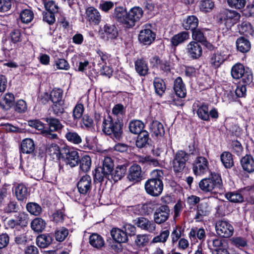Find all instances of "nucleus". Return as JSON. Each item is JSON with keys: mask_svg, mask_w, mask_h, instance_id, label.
Returning <instances> with one entry per match:
<instances>
[{"mask_svg": "<svg viewBox=\"0 0 254 254\" xmlns=\"http://www.w3.org/2000/svg\"><path fill=\"white\" fill-rule=\"evenodd\" d=\"M141 169L139 165L134 164L129 168L128 173V180L132 184L139 182L141 180Z\"/></svg>", "mask_w": 254, "mask_h": 254, "instance_id": "obj_16", "label": "nucleus"}, {"mask_svg": "<svg viewBox=\"0 0 254 254\" xmlns=\"http://www.w3.org/2000/svg\"><path fill=\"white\" fill-rule=\"evenodd\" d=\"M123 124L119 120L114 122L110 115L104 118L103 122V131L107 135H113V137L119 140L122 134V127Z\"/></svg>", "mask_w": 254, "mask_h": 254, "instance_id": "obj_2", "label": "nucleus"}, {"mask_svg": "<svg viewBox=\"0 0 254 254\" xmlns=\"http://www.w3.org/2000/svg\"><path fill=\"white\" fill-rule=\"evenodd\" d=\"M170 235V231L168 230L161 231L160 234L154 237L152 242L156 243H165L167 241Z\"/></svg>", "mask_w": 254, "mask_h": 254, "instance_id": "obj_55", "label": "nucleus"}, {"mask_svg": "<svg viewBox=\"0 0 254 254\" xmlns=\"http://www.w3.org/2000/svg\"><path fill=\"white\" fill-rule=\"evenodd\" d=\"M63 91L60 88H54L51 92L50 100L53 104H61L63 103L62 100Z\"/></svg>", "mask_w": 254, "mask_h": 254, "instance_id": "obj_41", "label": "nucleus"}, {"mask_svg": "<svg viewBox=\"0 0 254 254\" xmlns=\"http://www.w3.org/2000/svg\"><path fill=\"white\" fill-rule=\"evenodd\" d=\"M150 28V25H145L138 35V41L144 45H150L155 39L156 34Z\"/></svg>", "mask_w": 254, "mask_h": 254, "instance_id": "obj_9", "label": "nucleus"}, {"mask_svg": "<svg viewBox=\"0 0 254 254\" xmlns=\"http://www.w3.org/2000/svg\"><path fill=\"white\" fill-rule=\"evenodd\" d=\"M245 72L244 66L240 63H238L232 66L231 75L233 78L238 79L244 75Z\"/></svg>", "mask_w": 254, "mask_h": 254, "instance_id": "obj_39", "label": "nucleus"}, {"mask_svg": "<svg viewBox=\"0 0 254 254\" xmlns=\"http://www.w3.org/2000/svg\"><path fill=\"white\" fill-rule=\"evenodd\" d=\"M68 235V230L64 227L57 230L55 233V238L57 241L63 242Z\"/></svg>", "mask_w": 254, "mask_h": 254, "instance_id": "obj_57", "label": "nucleus"}, {"mask_svg": "<svg viewBox=\"0 0 254 254\" xmlns=\"http://www.w3.org/2000/svg\"><path fill=\"white\" fill-rule=\"evenodd\" d=\"M77 187L80 194L88 193L92 188V179L90 176L85 175L82 176L78 181Z\"/></svg>", "mask_w": 254, "mask_h": 254, "instance_id": "obj_11", "label": "nucleus"}, {"mask_svg": "<svg viewBox=\"0 0 254 254\" xmlns=\"http://www.w3.org/2000/svg\"><path fill=\"white\" fill-rule=\"evenodd\" d=\"M149 139L148 132L143 131L137 136L136 140V145L138 148H142L147 143Z\"/></svg>", "mask_w": 254, "mask_h": 254, "instance_id": "obj_48", "label": "nucleus"}, {"mask_svg": "<svg viewBox=\"0 0 254 254\" xmlns=\"http://www.w3.org/2000/svg\"><path fill=\"white\" fill-rule=\"evenodd\" d=\"M241 165L243 169L248 173L254 172V159L250 155H246L242 158Z\"/></svg>", "mask_w": 254, "mask_h": 254, "instance_id": "obj_20", "label": "nucleus"}, {"mask_svg": "<svg viewBox=\"0 0 254 254\" xmlns=\"http://www.w3.org/2000/svg\"><path fill=\"white\" fill-rule=\"evenodd\" d=\"M153 85L155 92L159 95H162L166 89V85L164 80L160 78H155L153 81Z\"/></svg>", "mask_w": 254, "mask_h": 254, "instance_id": "obj_45", "label": "nucleus"}, {"mask_svg": "<svg viewBox=\"0 0 254 254\" xmlns=\"http://www.w3.org/2000/svg\"><path fill=\"white\" fill-rule=\"evenodd\" d=\"M239 32L241 34L246 36L252 35L254 33V30L251 23L247 21L242 22L241 25L238 26Z\"/></svg>", "mask_w": 254, "mask_h": 254, "instance_id": "obj_47", "label": "nucleus"}, {"mask_svg": "<svg viewBox=\"0 0 254 254\" xmlns=\"http://www.w3.org/2000/svg\"><path fill=\"white\" fill-rule=\"evenodd\" d=\"M27 211L35 216H38L42 211L41 207L35 202H29L26 205Z\"/></svg>", "mask_w": 254, "mask_h": 254, "instance_id": "obj_51", "label": "nucleus"}, {"mask_svg": "<svg viewBox=\"0 0 254 254\" xmlns=\"http://www.w3.org/2000/svg\"><path fill=\"white\" fill-rule=\"evenodd\" d=\"M114 163L113 159L110 157H106L103 161L102 167H100L106 172L111 174L113 171Z\"/></svg>", "mask_w": 254, "mask_h": 254, "instance_id": "obj_50", "label": "nucleus"}, {"mask_svg": "<svg viewBox=\"0 0 254 254\" xmlns=\"http://www.w3.org/2000/svg\"><path fill=\"white\" fill-rule=\"evenodd\" d=\"M65 137L68 141L74 144H79L82 142L80 135L73 130L67 129Z\"/></svg>", "mask_w": 254, "mask_h": 254, "instance_id": "obj_40", "label": "nucleus"}, {"mask_svg": "<svg viewBox=\"0 0 254 254\" xmlns=\"http://www.w3.org/2000/svg\"><path fill=\"white\" fill-rule=\"evenodd\" d=\"M200 189L204 192H211L213 190L222 189V182L218 174H214L211 178H204L199 183Z\"/></svg>", "mask_w": 254, "mask_h": 254, "instance_id": "obj_3", "label": "nucleus"}, {"mask_svg": "<svg viewBox=\"0 0 254 254\" xmlns=\"http://www.w3.org/2000/svg\"><path fill=\"white\" fill-rule=\"evenodd\" d=\"M14 100L13 94L7 93L2 98L0 102V106L2 109L6 111L8 110L14 105Z\"/></svg>", "mask_w": 254, "mask_h": 254, "instance_id": "obj_25", "label": "nucleus"}, {"mask_svg": "<svg viewBox=\"0 0 254 254\" xmlns=\"http://www.w3.org/2000/svg\"><path fill=\"white\" fill-rule=\"evenodd\" d=\"M189 155L183 150L178 151L173 160V169L175 172H182L185 169Z\"/></svg>", "mask_w": 254, "mask_h": 254, "instance_id": "obj_5", "label": "nucleus"}, {"mask_svg": "<svg viewBox=\"0 0 254 254\" xmlns=\"http://www.w3.org/2000/svg\"><path fill=\"white\" fill-rule=\"evenodd\" d=\"M89 243L92 247L97 249H100L104 246L103 238L97 233H93L89 236Z\"/></svg>", "mask_w": 254, "mask_h": 254, "instance_id": "obj_26", "label": "nucleus"}, {"mask_svg": "<svg viewBox=\"0 0 254 254\" xmlns=\"http://www.w3.org/2000/svg\"><path fill=\"white\" fill-rule=\"evenodd\" d=\"M192 38L198 43H204L206 41L203 32L199 29H195L192 31Z\"/></svg>", "mask_w": 254, "mask_h": 254, "instance_id": "obj_62", "label": "nucleus"}, {"mask_svg": "<svg viewBox=\"0 0 254 254\" xmlns=\"http://www.w3.org/2000/svg\"><path fill=\"white\" fill-rule=\"evenodd\" d=\"M229 6L236 9H241L245 6L246 0H227Z\"/></svg>", "mask_w": 254, "mask_h": 254, "instance_id": "obj_61", "label": "nucleus"}, {"mask_svg": "<svg viewBox=\"0 0 254 254\" xmlns=\"http://www.w3.org/2000/svg\"><path fill=\"white\" fill-rule=\"evenodd\" d=\"M114 17L118 22L122 24H127V10L126 7L119 6L115 9Z\"/></svg>", "mask_w": 254, "mask_h": 254, "instance_id": "obj_23", "label": "nucleus"}, {"mask_svg": "<svg viewBox=\"0 0 254 254\" xmlns=\"http://www.w3.org/2000/svg\"><path fill=\"white\" fill-rule=\"evenodd\" d=\"M232 244L240 248H244L247 246L246 240L241 237H233L230 240Z\"/></svg>", "mask_w": 254, "mask_h": 254, "instance_id": "obj_63", "label": "nucleus"}, {"mask_svg": "<svg viewBox=\"0 0 254 254\" xmlns=\"http://www.w3.org/2000/svg\"><path fill=\"white\" fill-rule=\"evenodd\" d=\"M43 120L49 127L47 129H50L51 131H60L64 127L58 119L51 116L44 118Z\"/></svg>", "mask_w": 254, "mask_h": 254, "instance_id": "obj_21", "label": "nucleus"}, {"mask_svg": "<svg viewBox=\"0 0 254 254\" xmlns=\"http://www.w3.org/2000/svg\"><path fill=\"white\" fill-rule=\"evenodd\" d=\"M230 55L228 49L222 47L214 53L210 59L211 65L216 68L219 67L225 61L227 60Z\"/></svg>", "mask_w": 254, "mask_h": 254, "instance_id": "obj_7", "label": "nucleus"}, {"mask_svg": "<svg viewBox=\"0 0 254 254\" xmlns=\"http://www.w3.org/2000/svg\"><path fill=\"white\" fill-rule=\"evenodd\" d=\"M19 206L16 202L9 201L3 208V211L7 214L15 213L18 211Z\"/></svg>", "mask_w": 254, "mask_h": 254, "instance_id": "obj_56", "label": "nucleus"}, {"mask_svg": "<svg viewBox=\"0 0 254 254\" xmlns=\"http://www.w3.org/2000/svg\"><path fill=\"white\" fill-rule=\"evenodd\" d=\"M215 229L218 236L221 238H229L234 233V228L232 224L225 220H219L215 225Z\"/></svg>", "mask_w": 254, "mask_h": 254, "instance_id": "obj_4", "label": "nucleus"}, {"mask_svg": "<svg viewBox=\"0 0 254 254\" xmlns=\"http://www.w3.org/2000/svg\"><path fill=\"white\" fill-rule=\"evenodd\" d=\"M46 151L51 156H52L53 158L56 157L58 158L60 156V147L55 143L51 144L48 147Z\"/></svg>", "mask_w": 254, "mask_h": 254, "instance_id": "obj_60", "label": "nucleus"}, {"mask_svg": "<svg viewBox=\"0 0 254 254\" xmlns=\"http://www.w3.org/2000/svg\"><path fill=\"white\" fill-rule=\"evenodd\" d=\"M190 35L188 32L183 31L175 35L171 39L172 46L176 47L189 39Z\"/></svg>", "mask_w": 254, "mask_h": 254, "instance_id": "obj_29", "label": "nucleus"}, {"mask_svg": "<svg viewBox=\"0 0 254 254\" xmlns=\"http://www.w3.org/2000/svg\"><path fill=\"white\" fill-rule=\"evenodd\" d=\"M134 223L141 229L150 233L153 232L155 230V224L144 217L138 218L137 220H135Z\"/></svg>", "mask_w": 254, "mask_h": 254, "instance_id": "obj_18", "label": "nucleus"}, {"mask_svg": "<svg viewBox=\"0 0 254 254\" xmlns=\"http://www.w3.org/2000/svg\"><path fill=\"white\" fill-rule=\"evenodd\" d=\"M52 242V238L49 234H42L37 237V245L40 248H45L48 246Z\"/></svg>", "mask_w": 254, "mask_h": 254, "instance_id": "obj_42", "label": "nucleus"}, {"mask_svg": "<svg viewBox=\"0 0 254 254\" xmlns=\"http://www.w3.org/2000/svg\"><path fill=\"white\" fill-rule=\"evenodd\" d=\"M174 89L177 96L185 98L186 96L187 90L182 79L177 77L174 81Z\"/></svg>", "mask_w": 254, "mask_h": 254, "instance_id": "obj_22", "label": "nucleus"}, {"mask_svg": "<svg viewBox=\"0 0 254 254\" xmlns=\"http://www.w3.org/2000/svg\"><path fill=\"white\" fill-rule=\"evenodd\" d=\"M236 46L237 50L243 53L249 51L251 47L250 41L243 37H240L237 39Z\"/></svg>", "mask_w": 254, "mask_h": 254, "instance_id": "obj_32", "label": "nucleus"}, {"mask_svg": "<svg viewBox=\"0 0 254 254\" xmlns=\"http://www.w3.org/2000/svg\"><path fill=\"white\" fill-rule=\"evenodd\" d=\"M144 127L143 123L139 120L130 122L128 127L130 131L134 134L141 133Z\"/></svg>", "mask_w": 254, "mask_h": 254, "instance_id": "obj_43", "label": "nucleus"}, {"mask_svg": "<svg viewBox=\"0 0 254 254\" xmlns=\"http://www.w3.org/2000/svg\"><path fill=\"white\" fill-rule=\"evenodd\" d=\"M186 51L189 56L192 59H197L202 54V49L196 41H191L187 46Z\"/></svg>", "mask_w": 254, "mask_h": 254, "instance_id": "obj_10", "label": "nucleus"}, {"mask_svg": "<svg viewBox=\"0 0 254 254\" xmlns=\"http://www.w3.org/2000/svg\"><path fill=\"white\" fill-rule=\"evenodd\" d=\"M169 216V209L167 206H162L157 209L154 214V220L157 224H161L165 222Z\"/></svg>", "mask_w": 254, "mask_h": 254, "instance_id": "obj_14", "label": "nucleus"}, {"mask_svg": "<svg viewBox=\"0 0 254 254\" xmlns=\"http://www.w3.org/2000/svg\"><path fill=\"white\" fill-rule=\"evenodd\" d=\"M84 107L82 104H77L73 110V117L74 120L79 119L83 113Z\"/></svg>", "mask_w": 254, "mask_h": 254, "instance_id": "obj_64", "label": "nucleus"}, {"mask_svg": "<svg viewBox=\"0 0 254 254\" xmlns=\"http://www.w3.org/2000/svg\"><path fill=\"white\" fill-rule=\"evenodd\" d=\"M150 63L152 66H156L164 71H168L170 69V63L166 60L159 59L157 56L151 58Z\"/></svg>", "mask_w": 254, "mask_h": 254, "instance_id": "obj_19", "label": "nucleus"}, {"mask_svg": "<svg viewBox=\"0 0 254 254\" xmlns=\"http://www.w3.org/2000/svg\"><path fill=\"white\" fill-rule=\"evenodd\" d=\"M34 14L30 9H24L20 13V18L23 23L30 22L33 18Z\"/></svg>", "mask_w": 254, "mask_h": 254, "instance_id": "obj_58", "label": "nucleus"}, {"mask_svg": "<svg viewBox=\"0 0 254 254\" xmlns=\"http://www.w3.org/2000/svg\"><path fill=\"white\" fill-rule=\"evenodd\" d=\"M135 69L136 72L141 76L146 75L148 71L147 64L143 59H138L135 62Z\"/></svg>", "mask_w": 254, "mask_h": 254, "instance_id": "obj_31", "label": "nucleus"}, {"mask_svg": "<svg viewBox=\"0 0 254 254\" xmlns=\"http://www.w3.org/2000/svg\"><path fill=\"white\" fill-rule=\"evenodd\" d=\"M163 172L160 170H154L151 172L153 177L148 180L145 183V189L146 192L153 196H158L161 194L163 189V184L161 178Z\"/></svg>", "mask_w": 254, "mask_h": 254, "instance_id": "obj_1", "label": "nucleus"}, {"mask_svg": "<svg viewBox=\"0 0 254 254\" xmlns=\"http://www.w3.org/2000/svg\"><path fill=\"white\" fill-rule=\"evenodd\" d=\"M111 235L115 241L119 244L126 243L127 241V233L118 228H113Z\"/></svg>", "mask_w": 254, "mask_h": 254, "instance_id": "obj_24", "label": "nucleus"}, {"mask_svg": "<svg viewBox=\"0 0 254 254\" xmlns=\"http://www.w3.org/2000/svg\"><path fill=\"white\" fill-rule=\"evenodd\" d=\"M35 149L34 141L30 138H26L22 140L21 144V151L23 153L30 154Z\"/></svg>", "mask_w": 254, "mask_h": 254, "instance_id": "obj_33", "label": "nucleus"}, {"mask_svg": "<svg viewBox=\"0 0 254 254\" xmlns=\"http://www.w3.org/2000/svg\"><path fill=\"white\" fill-rule=\"evenodd\" d=\"M86 18L91 23L98 24L101 16L98 10L93 7H89L86 10Z\"/></svg>", "mask_w": 254, "mask_h": 254, "instance_id": "obj_17", "label": "nucleus"}, {"mask_svg": "<svg viewBox=\"0 0 254 254\" xmlns=\"http://www.w3.org/2000/svg\"><path fill=\"white\" fill-rule=\"evenodd\" d=\"M240 18V14L234 10H225L221 14L220 20L227 28H230Z\"/></svg>", "mask_w": 254, "mask_h": 254, "instance_id": "obj_8", "label": "nucleus"}, {"mask_svg": "<svg viewBox=\"0 0 254 254\" xmlns=\"http://www.w3.org/2000/svg\"><path fill=\"white\" fill-rule=\"evenodd\" d=\"M182 234V232L181 227L176 226L174 228L171 234V242L173 245L176 244L181 239Z\"/></svg>", "mask_w": 254, "mask_h": 254, "instance_id": "obj_59", "label": "nucleus"}, {"mask_svg": "<svg viewBox=\"0 0 254 254\" xmlns=\"http://www.w3.org/2000/svg\"><path fill=\"white\" fill-rule=\"evenodd\" d=\"M110 177L111 174L106 172L100 167L95 170L94 173V180L95 182L101 183L104 181L105 179L111 180Z\"/></svg>", "mask_w": 254, "mask_h": 254, "instance_id": "obj_36", "label": "nucleus"}, {"mask_svg": "<svg viewBox=\"0 0 254 254\" xmlns=\"http://www.w3.org/2000/svg\"><path fill=\"white\" fill-rule=\"evenodd\" d=\"M15 192L16 198L18 200L24 201L27 199L28 196L27 189L23 184H18L15 188Z\"/></svg>", "mask_w": 254, "mask_h": 254, "instance_id": "obj_38", "label": "nucleus"}, {"mask_svg": "<svg viewBox=\"0 0 254 254\" xmlns=\"http://www.w3.org/2000/svg\"><path fill=\"white\" fill-rule=\"evenodd\" d=\"M80 168L84 172H87L90 168L91 165V158L89 156L85 155L80 159Z\"/></svg>", "mask_w": 254, "mask_h": 254, "instance_id": "obj_52", "label": "nucleus"}, {"mask_svg": "<svg viewBox=\"0 0 254 254\" xmlns=\"http://www.w3.org/2000/svg\"><path fill=\"white\" fill-rule=\"evenodd\" d=\"M225 197L230 201L235 203L241 202L243 200L242 194L236 191L226 193Z\"/></svg>", "mask_w": 254, "mask_h": 254, "instance_id": "obj_53", "label": "nucleus"}, {"mask_svg": "<svg viewBox=\"0 0 254 254\" xmlns=\"http://www.w3.org/2000/svg\"><path fill=\"white\" fill-rule=\"evenodd\" d=\"M209 213L208 205L206 203H201L197 206V211L194 219L196 222H200L203 220V217Z\"/></svg>", "mask_w": 254, "mask_h": 254, "instance_id": "obj_30", "label": "nucleus"}, {"mask_svg": "<svg viewBox=\"0 0 254 254\" xmlns=\"http://www.w3.org/2000/svg\"><path fill=\"white\" fill-rule=\"evenodd\" d=\"M192 170L196 176H201L209 170V163L204 157L198 156L192 163Z\"/></svg>", "mask_w": 254, "mask_h": 254, "instance_id": "obj_6", "label": "nucleus"}, {"mask_svg": "<svg viewBox=\"0 0 254 254\" xmlns=\"http://www.w3.org/2000/svg\"><path fill=\"white\" fill-rule=\"evenodd\" d=\"M198 117L202 120L209 121V111L208 106L202 104L198 107L196 112Z\"/></svg>", "mask_w": 254, "mask_h": 254, "instance_id": "obj_46", "label": "nucleus"}, {"mask_svg": "<svg viewBox=\"0 0 254 254\" xmlns=\"http://www.w3.org/2000/svg\"><path fill=\"white\" fill-rule=\"evenodd\" d=\"M198 24V20L194 15H190L184 20L183 26L186 30L193 31L195 29Z\"/></svg>", "mask_w": 254, "mask_h": 254, "instance_id": "obj_28", "label": "nucleus"}, {"mask_svg": "<svg viewBox=\"0 0 254 254\" xmlns=\"http://www.w3.org/2000/svg\"><path fill=\"white\" fill-rule=\"evenodd\" d=\"M224 241L220 238H216L212 240L208 241V245L209 249L212 251V250L226 248L223 244Z\"/></svg>", "mask_w": 254, "mask_h": 254, "instance_id": "obj_54", "label": "nucleus"}, {"mask_svg": "<svg viewBox=\"0 0 254 254\" xmlns=\"http://www.w3.org/2000/svg\"><path fill=\"white\" fill-rule=\"evenodd\" d=\"M150 131L155 136H162L164 134L163 125L157 121L152 122L150 126Z\"/></svg>", "mask_w": 254, "mask_h": 254, "instance_id": "obj_35", "label": "nucleus"}, {"mask_svg": "<svg viewBox=\"0 0 254 254\" xmlns=\"http://www.w3.org/2000/svg\"><path fill=\"white\" fill-rule=\"evenodd\" d=\"M143 10L139 7H134L128 12V28L135 25L142 17Z\"/></svg>", "mask_w": 254, "mask_h": 254, "instance_id": "obj_13", "label": "nucleus"}, {"mask_svg": "<svg viewBox=\"0 0 254 254\" xmlns=\"http://www.w3.org/2000/svg\"><path fill=\"white\" fill-rule=\"evenodd\" d=\"M127 167L125 164L118 166L116 168L114 171L111 174V180H113L115 182L121 180L126 174Z\"/></svg>", "mask_w": 254, "mask_h": 254, "instance_id": "obj_34", "label": "nucleus"}, {"mask_svg": "<svg viewBox=\"0 0 254 254\" xmlns=\"http://www.w3.org/2000/svg\"><path fill=\"white\" fill-rule=\"evenodd\" d=\"M220 159L221 162L226 168H230L234 165L232 155L229 152H223L220 155Z\"/></svg>", "mask_w": 254, "mask_h": 254, "instance_id": "obj_44", "label": "nucleus"}, {"mask_svg": "<svg viewBox=\"0 0 254 254\" xmlns=\"http://www.w3.org/2000/svg\"><path fill=\"white\" fill-rule=\"evenodd\" d=\"M46 223L41 218L37 217L32 220L31 223V227L35 232H42L45 228Z\"/></svg>", "mask_w": 254, "mask_h": 254, "instance_id": "obj_37", "label": "nucleus"}, {"mask_svg": "<svg viewBox=\"0 0 254 254\" xmlns=\"http://www.w3.org/2000/svg\"><path fill=\"white\" fill-rule=\"evenodd\" d=\"M64 161L66 165L72 168L77 166L80 161L78 152L74 150H66L65 152Z\"/></svg>", "mask_w": 254, "mask_h": 254, "instance_id": "obj_12", "label": "nucleus"}, {"mask_svg": "<svg viewBox=\"0 0 254 254\" xmlns=\"http://www.w3.org/2000/svg\"><path fill=\"white\" fill-rule=\"evenodd\" d=\"M199 6L200 11L208 12L214 8V2L213 0H202L199 2Z\"/></svg>", "mask_w": 254, "mask_h": 254, "instance_id": "obj_49", "label": "nucleus"}, {"mask_svg": "<svg viewBox=\"0 0 254 254\" xmlns=\"http://www.w3.org/2000/svg\"><path fill=\"white\" fill-rule=\"evenodd\" d=\"M189 237L191 241H195L197 238L201 241H203L206 238L205 231L202 228H191L189 233Z\"/></svg>", "mask_w": 254, "mask_h": 254, "instance_id": "obj_27", "label": "nucleus"}, {"mask_svg": "<svg viewBox=\"0 0 254 254\" xmlns=\"http://www.w3.org/2000/svg\"><path fill=\"white\" fill-rule=\"evenodd\" d=\"M102 37L106 40L114 39L117 38L118 32L114 25L106 24L101 29Z\"/></svg>", "mask_w": 254, "mask_h": 254, "instance_id": "obj_15", "label": "nucleus"}]
</instances>
